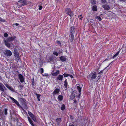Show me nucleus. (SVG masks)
Here are the masks:
<instances>
[{
  "label": "nucleus",
  "instance_id": "obj_1",
  "mask_svg": "<svg viewBox=\"0 0 126 126\" xmlns=\"http://www.w3.org/2000/svg\"><path fill=\"white\" fill-rule=\"evenodd\" d=\"M16 38V37H9L6 39H4V43L5 45L8 48L10 47H11V45L9 42H12Z\"/></svg>",
  "mask_w": 126,
  "mask_h": 126
},
{
  "label": "nucleus",
  "instance_id": "obj_2",
  "mask_svg": "<svg viewBox=\"0 0 126 126\" xmlns=\"http://www.w3.org/2000/svg\"><path fill=\"white\" fill-rule=\"evenodd\" d=\"M3 53L5 56L6 57H10L12 54L11 52L8 49L4 50L3 51Z\"/></svg>",
  "mask_w": 126,
  "mask_h": 126
},
{
  "label": "nucleus",
  "instance_id": "obj_3",
  "mask_svg": "<svg viewBox=\"0 0 126 126\" xmlns=\"http://www.w3.org/2000/svg\"><path fill=\"white\" fill-rule=\"evenodd\" d=\"M65 12L66 14L70 16L71 18L74 15L73 12L71 10V9L69 8H66L65 9Z\"/></svg>",
  "mask_w": 126,
  "mask_h": 126
},
{
  "label": "nucleus",
  "instance_id": "obj_4",
  "mask_svg": "<svg viewBox=\"0 0 126 126\" xmlns=\"http://www.w3.org/2000/svg\"><path fill=\"white\" fill-rule=\"evenodd\" d=\"M96 77V72H95L93 74H92V73H91L87 77L90 78V80L93 81V80L95 79Z\"/></svg>",
  "mask_w": 126,
  "mask_h": 126
},
{
  "label": "nucleus",
  "instance_id": "obj_5",
  "mask_svg": "<svg viewBox=\"0 0 126 126\" xmlns=\"http://www.w3.org/2000/svg\"><path fill=\"white\" fill-rule=\"evenodd\" d=\"M10 98L12 101L20 108H21V109L23 111H25V110L19 104V103L15 99L13 98L12 97H10Z\"/></svg>",
  "mask_w": 126,
  "mask_h": 126
},
{
  "label": "nucleus",
  "instance_id": "obj_6",
  "mask_svg": "<svg viewBox=\"0 0 126 126\" xmlns=\"http://www.w3.org/2000/svg\"><path fill=\"white\" fill-rule=\"evenodd\" d=\"M18 2H20L21 3H22V4L20 5L19 6L20 7L27 4L26 0H19Z\"/></svg>",
  "mask_w": 126,
  "mask_h": 126
},
{
  "label": "nucleus",
  "instance_id": "obj_7",
  "mask_svg": "<svg viewBox=\"0 0 126 126\" xmlns=\"http://www.w3.org/2000/svg\"><path fill=\"white\" fill-rule=\"evenodd\" d=\"M6 90V89L5 86L2 84L0 82V90L3 92Z\"/></svg>",
  "mask_w": 126,
  "mask_h": 126
},
{
  "label": "nucleus",
  "instance_id": "obj_8",
  "mask_svg": "<svg viewBox=\"0 0 126 126\" xmlns=\"http://www.w3.org/2000/svg\"><path fill=\"white\" fill-rule=\"evenodd\" d=\"M74 32H71V34L70 35V40L71 42H72L74 39Z\"/></svg>",
  "mask_w": 126,
  "mask_h": 126
},
{
  "label": "nucleus",
  "instance_id": "obj_9",
  "mask_svg": "<svg viewBox=\"0 0 126 126\" xmlns=\"http://www.w3.org/2000/svg\"><path fill=\"white\" fill-rule=\"evenodd\" d=\"M102 7L104 8L105 10H108L110 9V6L107 4L103 5Z\"/></svg>",
  "mask_w": 126,
  "mask_h": 126
},
{
  "label": "nucleus",
  "instance_id": "obj_10",
  "mask_svg": "<svg viewBox=\"0 0 126 126\" xmlns=\"http://www.w3.org/2000/svg\"><path fill=\"white\" fill-rule=\"evenodd\" d=\"M63 78V75H59L57 76L56 79V80L62 81Z\"/></svg>",
  "mask_w": 126,
  "mask_h": 126
},
{
  "label": "nucleus",
  "instance_id": "obj_11",
  "mask_svg": "<svg viewBox=\"0 0 126 126\" xmlns=\"http://www.w3.org/2000/svg\"><path fill=\"white\" fill-rule=\"evenodd\" d=\"M18 77L21 82H23L24 81V79L23 76L20 74H18Z\"/></svg>",
  "mask_w": 126,
  "mask_h": 126
},
{
  "label": "nucleus",
  "instance_id": "obj_12",
  "mask_svg": "<svg viewBox=\"0 0 126 126\" xmlns=\"http://www.w3.org/2000/svg\"><path fill=\"white\" fill-rule=\"evenodd\" d=\"M5 85L7 88H8L11 91L13 92H14V90L11 87L9 86L8 84H5Z\"/></svg>",
  "mask_w": 126,
  "mask_h": 126
},
{
  "label": "nucleus",
  "instance_id": "obj_13",
  "mask_svg": "<svg viewBox=\"0 0 126 126\" xmlns=\"http://www.w3.org/2000/svg\"><path fill=\"white\" fill-rule=\"evenodd\" d=\"M60 59L62 62L65 61L66 60V58L65 57L61 56L59 58Z\"/></svg>",
  "mask_w": 126,
  "mask_h": 126
},
{
  "label": "nucleus",
  "instance_id": "obj_14",
  "mask_svg": "<svg viewBox=\"0 0 126 126\" xmlns=\"http://www.w3.org/2000/svg\"><path fill=\"white\" fill-rule=\"evenodd\" d=\"M60 90L59 89L57 88L56 89L53 91V94H57L59 93L60 92Z\"/></svg>",
  "mask_w": 126,
  "mask_h": 126
},
{
  "label": "nucleus",
  "instance_id": "obj_15",
  "mask_svg": "<svg viewBox=\"0 0 126 126\" xmlns=\"http://www.w3.org/2000/svg\"><path fill=\"white\" fill-rule=\"evenodd\" d=\"M28 118L29 121V122H30L31 125L32 126H35L33 124V122L32 121L31 119L29 117H28Z\"/></svg>",
  "mask_w": 126,
  "mask_h": 126
},
{
  "label": "nucleus",
  "instance_id": "obj_16",
  "mask_svg": "<svg viewBox=\"0 0 126 126\" xmlns=\"http://www.w3.org/2000/svg\"><path fill=\"white\" fill-rule=\"evenodd\" d=\"M67 85H68V83L67 82V79H66L65 80V81H64V86L65 87V88H66V89H65V90H66V89H67Z\"/></svg>",
  "mask_w": 126,
  "mask_h": 126
},
{
  "label": "nucleus",
  "instance_id": "obj_17",
  "mask_svg": "<svg viewBox=\"0 0 126 126\" xmlns=\"http://www.w3.org/2000/svg\"><path fill=\"white\" fill-rule=\"evenodd\" d=\"M16 59V60L18 62L19 61L20 59V57L19 56V54H18L17 55H14Z\"/></svg>",
  "mask_w": 126,
  "mask_h": 126
},
{
  "label": "nucleus",
  "instance_id": "obj_18",
  "mask_svg": "<svg viewBox=\"0 0 126 126\" xmlns=\"http://www.w3.org/2000/svg\"><path fill=\"white\" fill-rule=\"evenodd\" d=\"M58 100L59 101H61L63 99V96L62 95H59L58 97Z\"/></svg>",
  "mask_w": 126,
  "mask_h": 126
},
{
  "label": "nucleus",
  "instance_id": "obj_19",
  "mask_svg": "<svg viewBox=\"0 0 126 126\" xmlns=\"http://www.w3.org/2000/svg\"><path fill=\"white\" fill-rule=\"evenodd\" d=\"M75 97V95L74 93L73 92L70 95V98L72 99H73Z\"/></svg>",
  "mask_w": 126,
  "mask_h": 126
},
{
  "label": "nucleus",
  "instance_id": "obj_20",
  "mask_svg": "<svg viewBox=\"0 0 126 126\" xmlns=\"http://www.w3.org/2000/svg\"><path fill=\"white\" fill-rule=\"evenodd\" d=\"M56 122H57L58 124L59 125L62 121L61 119L60 118H59L56 119Z\"/></svg>",
  "mask_w": 126,
  "mask_h": 126
},
{
  "label": "nucleus",
  "instance_id": "obj_21",
  "mask_svg": "<svg viewBox=\"0 0 126 126\" xmlns=\"http://www.w3.org/2000/svg\"><path fill=\"white\" fill-rule=\"evenodd\" d=\"M59 73V71L58 70H57L56 72L52 73V75L53 76H56Z\"/></svg>",
  "mask_w": 126,
  "mask_h": 126
},
{
  "label": "nucleus",
  "instance_id": "obj_22",
  "mask_svg": "<svg viewBox=\"0 0 126 126\" xmlns=\"http://www.w3.org/2000/svg\"><path fill=\"white\" fill-rule=\"evenodd\" d=\"M21 101H22L24 103L25 106V107H26L27 108V105L26 103V100L24 98H22L21 99Z\"/></svg>",
  "mask_w": 126,
  "mask_h": 126
},
{
  "label": "nucleus",
  "instance_id": "obj_23",
  "mask_svg": "<svg viewBox=\"0 0 126 126\" xmlns=\"http://www.w3.org/2000/svg\"><path fill=\"white\" fill-rule=\"evenodd\" d=\"M35 95H36L37 96V98L38 100L40 101V96H41V95L40 94H38L37 93L34 94Z\"/></svg>",
  "mask_w": 126,
  "mask_h": 126
},
{
  "label": "nucleus",
  "instance_id": "obj_24",
  "mask_svg": "<svg viewBox=\"0 0 126 126\" xmlns=\"http://www.w3.org/2000/svg\"><path fill=\"white\" fill-rule=\"evenodd\" d=\"M70 29L71 31H72L73 32H75V31H76L75 27L74 26L71 27L70 28Z\"/></svg>",
  "mask_w": 126,
  "mask_h": 126
},
{
  "label": "nucleus",
  "instance_id": "obj_25",
  "mask_svg": "<svg viewBox=\"0 0 126 126\" xmlns=\"http://www.w3.org/2000/svg\"><path fill=\"white\" fill-rule=\"evenodd\" d=\"M92 10L93 11H97V7L96 5H94L93 6L92 8Z\"/></svg>",
  "mask_w": 126,
  "mask_h": 126
},
{
  "label": "nucleus",
  "instance_id": "obj_26",
  "mask_svg": "<svg viewBox=\"0 0 126 126\" xmlns=\"http://www.w3.org/2000/svg\"><path fill=\"white\" fill-rule=\"evenodd\" d=\"M14 53L15 55L19 54L18 51L16 49H15L14 50Z\"/></svg>",
  "mask_w": 126,
  "mask_h": 126
},
{
  "label": "nucleus",
  "instance_id": "obj_27",
  "mask_svg": "<svg viewBox=\"0 0 126 126\" xmlns=\"http://www.w3.org/2000/svg\"><path fill=\"white\" fill-rule=\"evenodd\" d=\"M28 112L29 114L31 117L32 118L33 117H34V115L31 112L28 111Z\"/></svg>",
  "mask_w": 126,
  "mask_h": 126
},
{
  "label": "nucleus",
  "instance_id": "obj_28",
  "mask_svg": "<svg viewBox=\"0 0 126 126\" xmlns=\"http://www.w3.org/2000/svg\"><path fill=\"white\" fill-rule=\"evenodd\" d=\"M65 108V106L64 104H63L61 107V109L62 110H64Z\"/></svg>",
  "mask_w": 126,
  "mask_h": 126
},
{
  "label": "nucleus",
  "instance_id": "obj_29",
  "mask_svg": "<svg viewBox=\"0 0 126 126\" xmlns=\"http://www.w3.org/2000/svg\"><path fill=\"white\" fill-rule=\"evenodd\" d=\"M119 51H118L112 57L113 58H114L116 57L119 54Z\"/></svg>",
  "mask_w": 126,
  "mask_h": 126
},
{
  "label": "nucleus",
  "instance_id": "obj_30",
  "mask_svg": "<svg viewBox=\"0 0 126 126\" xmlns=\"http://www.w3.org/2000/svg\"><path fill=\"white\" fill-rule=\"evenodd\" d=\"M77 89L78 90L79 93H80L81 90V87L79 86H78L77 87Z\"/></svg>",
  "mask_w": 126,
  "mask_h": 126
},
{
  "label": "nucleus",
  "instance_id": "obj_31",
  "mask_svg": "<svg viewBox=\"0 0 126 126\" xmlns=\"http://www.w3.org/2000/svg\"><path fill=\"white\" fill-rule=\"evenodd\" d=\"M0 117H1V118H0V119H3L4 117L3 113L2 112H0Z\"/></svg>",
  "mask_w": 126,
  "mask_h": 126
},
{
  "label": "nucleus",
  "instance_id": "obj_32",
  "mask_svg": "<svg viewBox=\"0 0 126 126\" xmlns=\"http://www.w3.org/2000/svg\"><path fill=\"white\" fill-rule=\"evenodd\" d=\"M91 2L92 4L94 5L96 4V1L95 0H92Z\"/></svg>",
  "mask_w": 126,
  "mask_h": 126
},
{
  "label": "nucleus",
  "instance_id": "obj_33",
  "mask_svg": "<svg viewBox=\"0 0 126 126\" xmlns=\"http://www.w3.org/2000/svg\"><path fill=\"white\" fill-rule=\"evenodd\" d=\"M7 109L6 108H5L4 109V113L5 115H6L7 114Z\"/></svg>",
  "mask_w": 126,
  "mask_h": 126
},
{
  "label": "nucleus",
  "instance_id": "obj_34",
  "mask_svg": "<svg viewBox=\"0 0 126 126\" xmlns=\"http://www.w3.org/2000/svg\"><path fill=\"white\" fill-rule=\"evenodd\" d=\"M95 18L98 19L99 21H101L102 20L101 18L100 17V16H96L95 17Z\"/></svg>",
  "mask_w": 126,
  "mask_h": 126
},
{
  "label": "nucleus",
  "instance_id": "obj_35",
  "mask_svg": "<svg viewBox=\"0 0 126 126\" xmlns=\"http://www.w3.org/2000/svg\"><path fill=\"white\" fill-rule=\"evenodd\" d=\"M39 71L40 73L42 74L44 72V70L42 68H41L40 69Z\"/></svg>",
  "mask_w": 126,
  "mask_h": 126
},
{
  "label": "nucleus",
  "instance_id": "obj_36",
  "mask_svg": "<svg viewBox=\"0 0 126 126\" xmlns=\"http://www.w3.org/2000/svg\"><path fill=\"white\" fill-rule=\"evenodd\" d=\"M32 120H33V121L35 122H36L37 120L36 119V118L35 116L34 117H32Z\"/></svg>",
  "mask_w": 126,
  "mask_h": 126
},
{
  "label": "nucleus",
  "instance_id": "obj_37",
  "mask_svg": "<svg viewBox=\"0 0 126 126\" xmlns=\"http://www.w3.org/2000/svg\"><path fill=\"white\" fill-rule=\"evenodd\" d=\"M32 86H33L34 84V78H33L32 79Z\"/></svg>",
  "mask_w": 126,
  "mask_h": 126
},
{
  "label": "nucleus",
  "instance_id": "obj_38",
  "mask_svg": "<svg viewBox=\"0 0 126 126\" xmlns=\"http://www.w3.org/2000/svg\"><path fill=\"white\" fill-rule=\"evenodd\" d=\"M53 53L54 55H56V56H57L58 55V53L56 51L54 52Z\"/></svg>",
  "mask_w": 126,
  "mask_h": 126
},
{
  "label": "nucleus",
  "instance_id": "obj_39",
  "mask_svg": "<svg viewBox=\"0 0 126 126\" xmlns=\"http://www.w3.org/2000/svg\"><path fill=\"white\" fill-rule=\"evenodd\" d=\"M63 75L64 76V77H65L69 76V74L66 73H64L63 74Z\"/></svg>",
  "mask_w": 126,
  "mask_h": 126
},
{
  "label": "nucleus",
  "instance_id": "obj_40",
  "mask_svg": "<svg viewBox=\"0 0 126 126\" xmlns=\"http://www.w3.org/2000/svg\"><path fill=\"white\" fill-rule=\"evenodd\" d=\"M59 50V53L60 54L61 53H62V50L61 49H58L57 50Z\"/></svg>",
  "mask_w": 126,
  "mask_h": 126
},
{
  "label": "nucleus",
  "instance_id": "obj_41",
  "mask_svg": "<svg viewBox=\"0 0 126 126\" xmlns=\"http://www.w3.org/2000/svg\"><path fill=\"white\" fill-rule=\"evenodd\" d=\"M74 123L73 122L70 123L69 124V126H75L74 125Z\"/></svg>",
  "mask_w": 126,
  "mask_h": 126
},
{
  "label": "nucleus",
  "instance_id": "obj_42",
  "mask_svg": "<svg viewBox=\"0 0 126 126\" xmlns=\"http://www.w3.org/2000/svg\"><path fill=\"white\" fill-rule=\"evenodd\" d=\"M0 21L2 22H5L6 21L5 20L2 19L1 17H0Z\"/></svg>",
  "mask_w": 126,
  "mask_h": 126
},
{
  "label": "nucleus",
  "instance_id": "obj_43",
  "mask_svg": "<svg viewBox=\"0 0 126 126\" xmlns=\"http://www.w3.org/2000/svg\"><path fill=\"white\" fill-rule=\"evenodd\" d=\"M18 87H20L21 89H22L23 87V86L21 85H18Z\"/></svg>",
  "mask_w": 126,
  "mask_h": 126
},
{
  "label": "nucleus",
  "instance_id": "obj_44",
  "mask_svg": "<svg viewBox=\"0 0 126 126\" xmlns=\"http://www.w3.org/2000/svg\"><path fill=\"white\" fill-rule=\"evenodd\" d=\"M39 7V9L40 10H41L42 8V6L41 5H39L38 6Z\"/></svg>",
  "mask_w": 126,
  "mask_h": 126
},
{
  "label": "nucleus",
  "instance_id": "obj_45",
  "mask_svg": "<svg viewBox=\"0 0 126 126\" xmlns=\"http://www.w3.org/2000/svg\"><path fill=\"white\" fill-rule=\"evenodd\" d=\"M101 1L102 3H104L107 2L106 0H101Z\"/></svg>",
  "mask_w": 126,
  "mask_h": 126
},
{
  "label": "nucleus",
  "instance_id": "obj_46",
  "mask_svg": "<svg viewBox=\"0 0 126 126\" xmlns=\"http://www.w3.org/2000/svg\"><path fill=\"white\" fill-rule=\"evenodd\" d=\"M70 118L71 120H73L74 119L73 117L71 115H70Z\"/></svg>",
  "mask_w": 126,
  "mask_h": 126
},
{
  "label": "nucleus",
  "instance_id": "obj_47",
  "mask_svg": "<svg viewBox=\"0 0 126 126\" xmlns=\"http://www.w3.org/2000/svg\"><path fill=\"white\" fill-rule=\"evenodd\" d=\"M4 36L6 37H7L8 36V34L7 33H5L4 34Z\"/></svg>",
  "mask_w": 126,
  "mask_h": 126
},
{
  "label": "nucleus",
  "instance_id": "obj_48",
  "mask_svg": "<svg viewBox=\"0 0 126 126\" xmlns=\"http://www.w3.org/2000/svg\"><path fill=\"white\" fill-rule=\"evenodd\" d=\"M81 93H79V95L78 96V98L80 99V96Z\"/></svg>",
  "mask_w": 126,
  "mask_h": 126
},
{
  "label": "nucleus",
  "instance_id": "obj_49",
  "mask_svg": "<svg viewBox=\"0 0 126 126\" xmlns=\"http://www.w3.org/2000/svg\"><path fill=\"white\" fill-rule=\"evenodd\" d=\"M49 59L50 61H52L53 60V59L51 57H50Z\"/></svg>",
  "mask_w": 126,
  "mask_h": 126
},
{
  "label": "nucleus",
  "instance_id": "obj_50",
  "mask_svg": "<svg viewBox=\"0 0 126 126\" xmlns=\"http://www.w3.org/2000/svg\"><path fill=\"white\" fill-rule=\"evenodd\" d=\"M69 76L71 78H73V76L72 75H71L69 74Z\"/></svg>",
  "mask_w": 126,
  "mask_h": 126
},
{
  "label": "nucleus",
  "instance_id": "obj_51",
  "mask_svg": "<svg viewBox=\"0 0 126 126\" xmlns=\"http://www.w3.org/2000/svg\"><path fill=\"white\" fill-rule=\"evenodd\" d=\"M74 104H76L77 103V101L76 99H74Z\"/></svg>",
  "mask_w": 126,
  "mask_h": 126
},
{
  "label": "nucleus",
  "instance_id": "obj_52",
  "mask_svg": "<svg viewBox=\"0 0 126 126\" xmlns=\"http://www.w3.org/2000/svg\"><path fill=\"white\" fill-rule=\"evenodd\" d=\"M57 42L58 44H61V43L60 42L58 41H57Z\"/></svg>",
  "mask_w": 126,
  "mask_h": 126
},
{
  "label": "nucleus",
  "instance_id": "obj_53",
  "mask_svg": "<svg viewBox=\"0 0 126 126\" xmlns=\"http://www.w3.org/2000/svg\"><path fill=\"white\" fill-rule=\"evenodd\" d=\"M103 71V70H102V71H100L99 72V73H98V74H100L102 73V72Z\"/></svg>",
  "mask_w": 126,
  "mask_h": 126
},
{
  "label": "nucleus",
  "instance_id": "obj_54",
  "mask_svg": "<svg viewBox=\"0 0 126 126\" xmlns=\"http://www.w3.org/2000/svg\"><path fill=\"white\" fill-rule=\"evenodd\" d=\"M93 19H91L90 22L93 23Z\"/></svg>",
  "mask_w": 126,
  "mask_h": 126
},
{
  "label": "nucleus",
  "instance_id": "obj_55",
  "mask_svg": "<svg viewBox=\"0 0 126 126\" xmlns=\"http://www.w3.org/2000/svg\"><path fill=\"white\" fill-rule=\"evenodd\" d=\"M101 76H99L97 78H98V80L96 81H97L98 80H99V79L101 77Z\"/></svg>",
  "mask_w": 126,
  "mask_h": 126
},
{
  "label": "nucleus",
  "instance_id": "obj_56",
  "mask_svg": "<svg viewBox=\"0 0 126 126\" xmlns=\"http://www.w3.org/2000/svg\"><path fill=\"white\" fill-rule=\"evenodd\" d=\"M119 1H126V0H119Z\"/></svg>",
  "mask_w": 126,
  "mask_h": 126
},
{
  "label": "nucleus",
  "instance_id": "obj_57",
  "mask_svg": "<svg viewBox=\"0 0 126 126\" xmlns=\"http://www.w3.org/2000/svg\"><path fill=\"white\" fill-rule=\"evenodd\" d=\"M109 57V56H108V57L107 58V59H106L105 61H106V60H108V58Z\"/></svg>",
  "mask_w": 126,
  "mask_h": 126
},
{
  "label": "nucleus",
  "instance_id": "obj_58",
  "mask_svg": "<svg viewBox=\"0 0 126 126\" xmlns=\"http://www.w3.org/2000/svg\"><path fill=\"white\" fill-rule=\"evenodd\" d=\"M15 25H16V26H17L18 25H19V24H18V23H15Z\"/></svg>",
  "mask_w": 126,
  "mask_h": 126
},
{
  "label": "nucleus",
  "instance_id": "obj_59",
  "mask_svg": "<svg viewBox=\"0 0 126 126\" xmlns=\"http://www.w3.org/2000/svg\"><path fill=\"white\" fill-rule=\"evenodd\" d=\"M83 17H81L80 18H79V19L80 20H82V18H83Z\"/></svg>",
  "mask_w": 126,
  "mask_h": 126
},
{
  "label": "nucleus",
  "instance_id": "obj_60",
  "mask_svg": "<svg viewBox=\"0 0 126 126\" xmlns=\"http://www.w3.org/2000/svg\"><path fill=\"white\" fill-rule=\"evenodd\" d=\"M47 74H44V75H43L44 76H47Z\"/></svg>",
  "mask_w": 126,
  "mask_h": 126
},
{
  "label": "nucleus",
  "instance_id": "obj_61",
  "mask_svg": "<svg viewBox=\"0 0 126 126\" xmlns=\"http://www.w3.org/2000/svg\"><path fill=\"white\" fill-rule=\"evenodd\" d=\"M113 62H111L109 64V65H108V66L107 67H108V66H109V65H110Z\"/></svg>",
  "mask_w": 126,
  "mask_h": 126
},
{
  "label": "nucleus",
  "instance_id": "obj_62",
  "mask_svg": "<svg viewBox=\"0 0 126 126\" xmlns=\"http://www.w3.org/2000/svg\"><path fill=\"white\" fill-rule=\"evenodd\" d=\"M0 79L1 80H2V77H1L0 76Z\"/></svg>",
  "mask_w": 126,
  "mask_h": 126
},
{
  "label": "nucleus",
  "instance_id": "obj_63",
  "mask_svg": "<svg viewBox=\"0 0 126 126\" xmlns=\"http://www.w3.org/2000/svg\"><path fill=\"white\" fill-rule=\"evenodd\" d=\"M81 16H82V15H80V16H79L78 17H82Z\"/></svg>",
  "mask_w": 126,
  "mask_h": 126
},
{
  "label": "nucleus",
  "instance_id": "obj_64",
  "mask_svg": "<svg viewBox=\"0 0 126 126\" xmlns=\"http://www.w3.org/2000/svg\"><path fill=\"white\" fill-rule=\"evenodd\" d=\"M11 118L12 119L13 118L12 117V116H11Z\"/></svg>",
  "mask_w": 126,
  "mask_h": 126
}]
</instances>
